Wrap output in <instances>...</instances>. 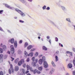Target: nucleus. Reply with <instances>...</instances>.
I'll return each mask as SVG.
<instances>
[{
  "mask_svg": "<svg viewBox=\"0 0 75 75\" xmlns=\"http://www.w3.org/2000/svg\"><path fill=\"white\" fill-rule=\"evenodd\" d=\"M10 48H11V52L12 54H13L14 52H15L14 48V46L11 45V46Z\"/></svg>",
  "mask_w": 75,
  "mask_h": 75,
  "instance_id": "nucleus-1",
  "label": "nucleus"
},
{
  "mask_svg": "<svg viewBox=\"0 0 75 75\" xmlns=\"http://www.w3.org/2000/svg\"><path fill=\"white\" fill-rule=\"evenodd\" d=\"M43 65L44 67L45 68H47L48 67V64L47 63V62H44Z\"/></svg>",
  "mask_w": 75,
  "mask_h": 75,
  "instance_id": "nucleus-2",
  "label": "nucleus"
},
{
  "mask_svg": "<svg viewBox=\"0 0 75 75\" xmlns=\"http://www.w3.org/2000/svg\"><path fill=\"white\" fill-rule=\"evenodd\" d=\"M9 42H11V44H13L14 43V38H12L11 40H9Z\"/></svg>",
  "mask_w": 75,
  "mask_h": 75,
  "instance_id": "nucleus-3",
  "label": "nucleus"
},
{
  "mask_svg": "<svg viewBox=\"0 0 75 75\" xmlns=\"http://www.w3.org/2000/svg\"><path fill=\"white\" fill-rule=\"evenodd\" d=\"M19 69V67L18 66H16L15 67L14 70L15 71H18Z\"/></svg>",
  "mask_w": 75,
  "mask_h": 75,
  "instance_id": "nucleus-4",
  "label": "nucleus"
},
{
  "mask_svg": "<svg viewBox=\"0 0 75 75\" xmlns=\"http://www.w3.org/2000/svg\"><path fill=\"white\" fill-rule=\"evenodd\" d=\"M68 68H72V65L71 64L69 63L67 65Z\"/></svg>",
  "mask_w": 75,
  "mask_h": 75,
  "instance_id": "nucleus-5",
  "label": "nucleus"
},
{
  "mask_svg": "<svg viewBox=\"0 0 75 75\" xmlns=\"http://www.w3.org/2000/svg\"><path fill=\"white\" fill-rule=\"evenodd\" d=\"M20 71H22L24 75L25 74V69H20Z\"/></svg>",
  "mask_w": 75,
  "mask_h": 75,
  "instance_id": "nucleus-6",
  "label": "nucleus"
},
{
  "mask_svg": "<svg viewBox=\"0 0 75 75\" xmlns=\"http://www.w3.org/2000/svg\"><path fill=\"white\" fill-rule=\"evenodd\" d=\"M14 46L15 48H16L17 47V41H15V42H14Z\"/></svg>",
  "mask_w": 75,
  "mask_h": 75,
  "instance_id": "nucleus-7",
  "label": "nucleus"
},
{
  "mask_svg": "<svg viewBox=\"0 0 75 75\" xmlns=\"http://www.w3.org/2000/svg\"><path fill=\"white\" fill-rule=\"evenodd\" d=\"M66 54H69L71 55V56H72V53L71 52H70L69 51H67L66 52Z\"/></svg>",
  "mask_w": 75,
  "mask_h": 75,
  "instance_id": "nucleus-8",
  "label": "nucleus"
},
{
  "mask_svg": "<svg viewBox=\"0 0 75 75\" xmlns=\"http://www.w3.org/2000/svg\"><path fill=\"white\" fill-rule=\"evenodd\" d=\"M36 64L34 62H33L31 63V65L32 66L35 67L36 66Z\"/></svg>",
  "mask_w": 75,
  "mask_h": 75,
  "instance_id": "nucleus-9",
  "label": "nucleus"
},
{
  "mask_svg": "<svg viewBox=\"0 0 75 75\" xmlns=\"http://www.w3.org/2000/svg\"><path fill=\"white\" fill-rule=\"evenodd\" d=\"M39 63L40 65H41L42 64V60L41 59H40L39 61Z\"/></svg>",
  "mask_w": 75,
  "mask_h": 75,
  "instance_id": "nucleus-10",
  "label": "nucleus"
},
{
  "mask_svg": "<svg viewBox=\"0 0 75 75\" xmlns=\"http://www.w3.org/2000/svg\"><path fill=\"white\" fill-rule=\"evenodd\" d=\"M28 56H30L31 57L33 56V53L31 52L29 53V54L28 55Z\"/></svg>",
  "mask_w": 75,
  "mask_h": 75,
  "instance_id": "nucleus-11",
  "label": "nucleus"
},
{
  "mask_svg": "<svg viewBox=\"0 0 75 75\" xmlns=\"http://www.w3.org/2000/svg\"><path fill=\"white\" fill-rule=\"evenodd\" d=\"M32 48L33 46L31 45H29L27 47L28 50H30V49H31V48Z\"/></svg>",
  "mask_w": 75,
  "mask_h": 75,
  "instance_id": "nucleus-12",
  "label": "nucleus"
},
{
  "mask_svg": "<svg viewBox=\"0 0 75 75\" xmlns=\"http://www.w3.org/2000/svg\"><path fill=\"white\" fill-rule=\"evenodd\" d=\"M6 48V46L5 45H4L2 46V48L4 50H6L7 49Z\"/></svg>",
  "mask_w": 75,
  "mask_h": 75,
  "instance_id": "nucleus-13",
  "label": "nucleus"
},
{
  "mask_svg": "<svg viewBox=\"0 0 75 75\" xmlns=\"http://www.w3.org/2000/svg\"><path fill=\"white\" fill-rule=\"evenodd\" d=\"M42 50H43L47 51V48L45 46H43L42 47Z\"/></svg>",
  "mask_w": 75,
  "mask_h": 75,
  "instance_id": "nucleus-14",
  "label": "nucleus"
},
{
  "mask_svg": "<svg viewBox=\"0 0 75 75\" xmlns=\"http://www.w3.org/2000/svg\"><path fill=\"white\" fill-rule=\"evenodd\" d=\"M15 11H16L18 12V13H19V12H20V13H21L22 12V11L21 10H18V8L15 9Z\"/></svg>",
  "mask_w": 75,
  "mask_h": 75,
  "instance_id": "nucleus-15",
  "label": "nucleus"
},
{
  "mask_svg": "<svg viewBox=\"0 0 75 75\" xmlns=\"http://www.w3.org/2000/svg\"><path fill=\"white\" fill-rule=\"evenodd\" d=\"M28 45V43L26 42L25 43L24 47L25 48V47H27Z\"/></svg>",
  "mask_w": 75,
  "mask_h": 75,
  "instance_id": "nucleus-16",
  "label": "nucleus"
},
{
  "mask_svg": "<svg viewBox=\"0 0 75 75\" xmlns=\"http://www.w3.org/2000/svg\"><path fill=\"white\" fill-rule=\"evenodd\" d=\"M22 62L20 61H19L18 63V66H21L22 64Z\"/></svg>",
  "mask_w": 75,
  "mask_h": 75,
  "instance_id": "nucleus-17",
  "label": "nucleus"
},
{
  "mask_svg": "<svg viewBox=\"0 0 75 75\" xmlns=\"http://www.w3.org/2000/svg\"><path fill=\"white\" fill-rule=\"evenodd\" d=\"M26 68L28 70H29L31 68V67L29 66L28 64H27L26 65Z\"/></svg>",
  "mask_w": 75,
  "mask_h": 75,
  "instance_id": "nucleus-18",
  "label": "nucleus"
},
{
  "mask_svg": "<svg viewBox=\"0 0 75 75\" xmlns=\"http://www.w3.org/2000/svg\"><path fill=\"white\" fill-rule=\"evenodd\" d=\"M19 61V59L17 58V59H16L15 60V63H17L18 62V61Z\"/></svg>",
  "mask_w": 75,
  "mask_h": 75,
  "instance_id": "nucleus-19",
  "label": "nucleus"
},
{
  "mask_svg": "<svg viewBox=\"0 0 75 75\" xmlns=\"http://www.w3.org/2000/svg\"><path fill=\"white\" fill-rule=\"evenodd\" d=\"M3 52V50L1 48H0V53L2 54Z\"/></svg>",
  "mask_w": 75,
  "mask_h": 75,
  "instance_id": "nucleus-20",
  "label": "nucleus"
},
{
  "mask_svg": "<svg viewBox=\"0 0 75 75\" xmlns=\"http://www.w3.org/2000/svg\"><path fill=\"white\" fill-rule=\"evenodd\" d=\"M55 58L56 61H58V56H55Z\"/></svg>",
  "mask_w": 75,
  "mask_h": 75,
  "instance_id": "nucleus-21",
  "label": "nucleus"
},
{
  "mask_svg": "<svg viewBox=\"0 0 75 75\" xmlns=\"http://www.w3.org/2000/svg\"><path fill=\"white\" fill-rule=\"evenodd\" d=\"M37 69H35V70H33V71L34 74H35L36 73V72H37Z\"/></svg>",
  "mask_w": 75,
  "mask_h": 75,
  "instance_id": "nucleus-22",
  "label": "nucleus"
},
{
  "mask_svg": "<svg viewBox=\"0 0 75 75\" xmlns=\"http://www.w3.org/2000/svg\"><path fill=\"white\" fill-rule=\"evenodd\" d=\"M8 72L9 74H11V70L10 69H9Z\"/></svg>",
  "mask_w": 75,
  "mask_h": 75,
  "instance_id": "nucleus-23",
  "label": "nucleus"
},
{
  "mask_svg": "<svg viewBox=\"0 0 75 75\" xmlns=\"http://www.w3.org/2000/svg\"><path fill=\"white\" fill-rule=\"evenodd\" d=\"M52 64L53 67H55V66H56V65L55 64V63H54V62H53V61H52Z\"/></svg>",
  "mask_w": 75,
  "mask_h": 75,
  "instance_id": "nucleus-24",
  "label": "nucleus"
},
{
  "mask_svg": "<svg viewBox=\"0 0 75 75\" xmlns=\"http://www.w3.org/2000/svg\"><path fill=\"white\" fill-rule=\"evenodd\" d=\"M23 3H25V0H19Z\"/></svg>",
  "mask_w": 75,
  "mask_h": 75,
  "instance_id": "nucleus-25",
  "label": "nucleus"
},
{
  "mask_svg": "<svg viewBox=\"0 0 75 75\" xmlns=\"http://www.w3.org/2000/svg\"><path fill=\"white\" fill-rule=\"evenodd\" d=\"M20 14L23 17H24V16H25V14L24 13H20Z\"/></svg>",
  "mask_w": 75,
  "mask_h": 75,
  "instance_id": "nucleus-26",
  "label": "nucleus"
},
{
  "mask_svg": "<svg viewBox=\"0 0 75 75\" xmlns=\"http://www.w3.org/2000/svg\"><path fill=\"white\" fill-rule=\"evenodd\" d=\"M35 58L34 57H33L32 58V60L33 62H34V61L35 59Z\"/></svg>",
  "mask_w": 75,
  "mask_h": 75,
  "instance_id": "nucleus-27",
  "label": "nucleus"
},
{
  "mask_svg": "<svg viewBox=\"0 0 75 75\" xmlns=\"http://www.w3.org/2000/svg\"><path fill=\"white\" fill-rule=\"evenodd\" d=\"M24 54H25L26 56H27V55L28 56V53L26 51H25L24 52Z\"/></svg>",
  "mask_w": 75,
  "mask_h": 75,
  "instance_id": "nucleus-28",
  "label": "nucleus"
},
{
  "mask_svg": "<svg viewBox=\"0 0 75 75\" xmlns=\"http://www.w3.org/2000/svg\"><path fill=\"white\" fill-rule=\"evenodd\" d=\"M20 61L22 63H24V59H23L21 61Z\"/></svg>",
  "mask_w": 75,
  "mask_h": 75,
  "instance_id": "nucleus-29",
  "label": "nucleus"
},
{
  "mask_svg": "<svg viewBox=\"0 0 75 75\" xmlns=\"http://www.w3.org/2000/svg\"><path fill=\"white\" fill-rule=\"evenodd\" d=\"M38 69L40 71H41L42 69V67L41 66L40 67H39Z\"/></svg>",
  "mask_w": 75,
  "mask_h": 75,
  "instance_id": "nucleus-30",
  "label": "nucleus"
},
{
  "mask_svg": "<svg viewBox=\"0 0 75 75\" xmlns=\"http://www.w3.org/2000/svg\"><path fill=\"white\" fill-rule=\"evenodd\" d=\"M34 61V62L37 64V63L38 62V59H36Z\"/></svg>",
  "mask_w": 75,
  "mask_h": 75,
  "instance_id": "nucleus-31",
  "label": "nucleus"
},
{
  "mask_svg": "<svg viewBox=\"0 0 75 75\" xmlns=\"http://www.w3.org/2000/svg\"><path fill=\"white\" fill-rule=\"evenodd\" d=\"M42 60L44 61H45V57L43 56L42 57Z\"/></svg>",
  "mask_w": 75,
  "mask_h": 75,
  "instance_id": "nucleus-32",
  "label": "nucleus"
},
{
  "mask_svg": "<svg viewBox=\"0 0 75 75\" xmlns=\"http://www.w3.org/2000/svg\"><path fill=\"white\" fill-rule=\"evenodd\" d=\"M3 54H0V58H3L4 57Z\"/></svg>",
  "mask_w": 75,
  "mask_h": 75,
  "instance_id": "nucleus-33",
  "label": "nucleus"
},
{
  "mask_svg": "<svg viewBox=\"0 0 75 75\" xmlns=\"http://www.w3.org/2000/svg\"><path fill=\"white\" fill-rule=\"evenodd\" d=\"M10 68L11 69H13V65L12 64H11L10 65Z\"/></svg>",
  "mask_w": 75,
  "mask_h": 75,
  "instance_id": "nucleus-34",
  "label": "nucleus"
},
{
  "mask_svg": "<svg viewBox=\"0 0 75 75\" xmlns=\"http://www.w3.org/2000/svg\"><path fill=\"white\" fill-rule=\"evenodd\" d=\"M3 58H0V62H3Z\"/></svg>",
  "mask_w": 75,
  "mask_h": 75,
  "instance_id": "nucleus-35",
  "label": "nucleus"
},
{
  "mask_svg": "<svg viewBox=\"0 0 75 75\" xmlns=\"http://www.w3.org/2000/svg\"><path fill=\"white\" fill-rule=\"evenodd\" d=\"M0 75H4L3 71H0Z\"/></svg>",
  "mask_w": 75,
  "mask_h": 75,
  "instance_id": "nucleus-36",
  "label": "nucleus"
},
{
  "mask_svg": "<svg viewBox=\"0 0 75 75\" xmlns=\"http://www.w3.org/2000/svg\"><path fill=\"white\" fill-rule=\"evenodd\" d=\"M30 58H28L26 60V62H29L30 61Z\"/></svg>",
  "mask_w": 75,
  "mask_h": 75,
  "instance_id": "nucleus-37",
  "label": "nucleus"
},
{
  "mask_svg": "<svg viewBox=\"0 0 75 75\" xmlns=\"http://www.w3.org/2000/svg\"><path fill=\"white\" fill-rule=\"evenodd\" d=\"M35 57H37L38 55V53L36 52L35 54Z\"/></svg>",
  "mask_w": 75,
  "mask_h": 75,
  "instance_id": "nucleus-38",
  "label": "nucleus"
},
{
  "mask_svg": "<svg viewBox=\"0 0 75 75\" xmlns=\"http://www.w3.org/2000/svg\"><path fill=\"white\" fill-rule=\"evenodd\" d=\"M11 71L12 74H14V69H11Z\"/></svg>",
  "mask_w": 75,
  "mask_h": 75,
  "instance_id": "nucleus-39",
  "label": "nucleus"
},
{
  "mask_svg": "<svg viewBox=\"0 0 75 75\" xmlns=\"http://www.w3.org/2000/svg\"><path fill=\"white\" fill-rule=\"evenodd\" d=\"M52 72H53V71L51 70L50 72L49 73L50 74V75H51L52 74Z\"/></svg>",
  "mask_w": 75,
  "mask_h": 75,
  "instance_id": "nucleus-40",
  "label": "nucleus"
},
{
  "mask_svg": "<svg viewBox=\"0 0 75 75\" xmlns=\"http://www.w3.org/2000/svg\"><path fill=\"white\" fill-rule=\"evenodd\" d=\"M35 49H32L30 50V51L31 52H32L33 51H35Z\"/></svg>",
  "mask_w": 75,
  "mask_h": 75,
  "instance_id": "nucleus-41",
  "label": "nucleus"
},
{
  "mask_svg": "<svg viewBox=\"0 0 75 75\" xmlns=\"http://www.w3.org/2000/svg\"><path fill=\"white\" fill-rule=\"evenodd\" d=\"M37 73L38 74H41V72L38 70L37 71Z\"/></svg>",
  "mask_w": 75,
  "mask_h": 75,
  "instance_id": "nucleus-42",
  "label": "nucleus"
},
{
  "mask_svg": "<svg viewBox=\"0 0 75 75\" xmlns=\"http://www.w3.org/2000/svg\"><path fill=\"white\" fill-rule=\"evenodd\" d=\"M66 20L67 21H69V22H70V19L69 18H67Z\"/></svg>",
  "mask_w": 75,
  "mask_h": 75,
  "instance_id": "nucleus-43",
  "label": "nucleus"
},
{
  "mask_svg": "<svg viewBox=\"0 0 75 75\" xmlns=\"http://www.w3.org/2000/svg\"><path fill=\"white\" fill-rule=\"evenodd\" d=\"M8 8H10V9H12V10H13V7H11L10 6H9L8 7Z\"/></svg>",
  "mask_w": 75,
  "mask_h": 75,
  "instance_id": "nucleus-44",
  "label": "nucleus"
},
{
  "mask_svg": "<svg viewBox=\"0 0 75 75\" xmlns=\"http://www.w3.org/2000/svg\"><path fill=\"white\" fill-rule=\"evenodd\" d=\"M46 8V6H44L42 7V8H43V10H45V9Z\"/></svg>",
  "mask_w": 75,
  "mask_h": 75,
  "instance_id": "nucleus-45",
  "label": "nucleus"
},
{
  "mask_svg": "<svg viewBox=\"0 0 75 75\" xmlns=\"http://www.w3.org/2000/svg\"><path fill=\"white\" fill-rule=\"evenodd\" d=\"M23 67H24V68H25L26 67V64H24L23 65Z\"/></svg>",
  "mask_w": 75,
  "mask_h": 75,
  "instance_id": "nucleus-46",
  "label": "nucleus"
},
{
  "mask_svg": "<svg viewBox=\"0 0 75 75\" xmlns=\"http://www.w3.org/2000/svg\"><path fill=\"white\" fill-rule=\"evenodd\" d=\"M55 40L56 41H58V39L57 38H55Z\"/></svg>",
  "mask_w": 75,
  "mask_h": 75,
  "instance_id": "nucleus-47",
  "label": "nucleus"
},
{
  "mask_svg": "<svg viewBox=\"0 0 75 75\" xmlns=\"http://www.w3.org/2000/svg\"><path fill=\"white\" fill-rule=\"evenodd\" d=\"M11 58L12 59L11 61H13L14 60V59L13 58V57H11Z\"/></svg>",
  "mask_w": 75,
  "mask_h": 75,
  "instance_id": "nucleus-48",
  "label": "nucleus"
},
{
  "mask_svg": "<svg viewBox=\"0 0 75 75\" xmlns=\"http://www.w3.org/2000/svg\"><path fill=\"white\" fill-rule=\"evenodd\" d=\"M46 10H48L50 9V8L49 7H48L46 8Z\"/></svg>",
  "mask_w": 75,
  "mask_h": 75,
  "instance_id": "nucleus-49",
  "label": "nucleus"
},
{
  "mask_svg": "<svg viewBox=\"0 0 75 75\" xmlns=\"http://www.w3.org/2000/svg\"><path fill=\"white\" fill-rule=\"evenodd\" d=\"M22 42H23V40H20L19 42V44H21Z\"/></svg>",
  "mask_w": 75,
  "mask_h": 75,
  "instance_id": "nucleus-50",
  "label": "nucleus"
},
{
  "mask_svg": "<svg viewBox=\"0 0 75 75\" xmlns=\"http://www.w3.org/2000/svg\"><path fill=\"white\" fill-rule=\"evenodd\" d=\"M29 70H30L31 72H33V70L32 69V68H31V67H30V68L29 69Z\"/></svg>",
  "mask_w": 75,
  "mask_h": 75,
  "instance_id": "nucleus-51",
  "label": "nucleus"
},
{
  "mask_svg": "<svg viewBox=\"0 0 75 75\" xmlns=\"http://www.w3.org/2000/svg\"><path fill=\"white\" fill-rule=\"evenodd\" d=\"M5 6H6V7H7L8 8L9 6H8V4H5Z\"/></svg>",
  "mask_w": 75,
  "mask_h": 75,
  "instance_id": "nucleus-52",
  "label": "nucleus"
},
{
  "mask_svg": "<svg viewBox=\"0 0 75 75\" xmlns=\"http://www.w3.org/2000/svg\"><path fill=\"white\" fill-rule=\"evenodd\" d=\"M3 12V10H1L0 11V14H2V13Z\"/></svg>",
  "mask_w": 75,
  "mask_h": 75,
  "instance_id": "nucleus-53",
  "label": "nucleus"
},
{
  "mask_svg": "<svg viewBox=\"0 0 75 75\" xmlns=\"http://www.w3.org/2000/svg\"><path fill=\"white\" fill-rule=\"evenodd\" d=\"M20 22V23H24V21H21V20H20L19 21Z\"/></svg>",
  "mask_w": 75,
  "mask_h": 75,
  "instance_id": "nucleus-54",
  "label": "nucleus"
},
{
  "mask_svg": "<svg viewBox=\"0 0 75 75\" xmlns=\"http://www.w3.org/2000/svg\"><path fill=\"white\" fill-rule=\"evenodd\" d=\"M73 75H75V71H73Z\"/></svg>",
  "mask_w": 75,
  "mask_h": 75,
  "instance_id": "nucleus-55",
  "label": "nucleus"
},
{
  "mask_svg": "<svg viewBox=\"0 0 75 75\" xmlns=\"http://www.w3.org/2000/svg\"><path fill=\"white\" fill-rule=\"evenodd\" d=\"M7 53L9 54H10V52L9 51H8L7 52Z\"/></svg>",
  "mask_w": 75,
  "mask_h": 75,
  "instance_id": "nucleus-56",
  "label": "nucleus"
},
{
  "mask_svg": "<svg viewBox=\"0 0 75 75\" xmlns=\"http://www.w3.org/2000/svg\"><path fill=\"white\" fill-rule=\"evenodd\" d=\"M29 72V71L27 70L26 72H25V74H27V73H28Z\"/></svg>",
  "mask_w": 75,
  "mask_h": 75,
  "instance_id": "nucleus-57",
  "label": "nucleus"
},
{
  "mask_svg": "<svg viewBox=\"0 0 75 75\" xmlns=\"http://www.w3.org/2000/svg\"><path fill=\"white\" fill-rule=\"evenodd\" d=\"M0 30L1 31H3V29H2V28L0 27Z\"/></svg>",
  "mask_w": 75,
  "mask_h": 75,
  "instance_id": "nucleus-58",
  "label": "nucleus"
},
{
  "mask_svg": "<svg viewBox=\"0 0 75 75\" xmlns=\"http://www.w3.org/2000/svg\"><path fill=\"white\" fill-rule=\"evenodd\" d=\"M56 54H58V53H59V51H56Z\"/></svg>",
  "mask_w": 75,
  "mask_h": 75,
  "instance_id": "nucleus-59",
  "label": "nucleus"
},
{
  "mask_svg": "<svg viewBox=\"0 0 75 75\" xmlns=\"http://www.w3.org/2000/svg\"><path fill=\"white\" fill-rule=\"evenodd\" d=\"M7 57L6 56H5L4 57V59H6V58H7Z\"/></svg>",
  "mask_w": 75,
  "mask_h": 75,
  "instance_id": "nucleus-60",
  "label": "nucleus"
},
{
  "mask_svg": "<svg viewBox=\"0 0 75 75\" xmlns=\"http://www.w3.org/2000/svg\"><path fill=\"white\" fill-rule=\"evenodd\" d=\"M27 75H31L30 73H28L27 74Z\"/></svg>",
  "mask_w": 75,
  "mask_h": 75,
  "instance_id": "nucleus-61",
  "label": "nucleus"
},
{
  "mask_svg": "<svg viewBox=\"0 0 75 75\" xmlns=\"http://www.w3.org/2000/svg\"><path fill=\"white\" fill-rule=\"evenodd\" d=\"M47 38L48 39H49V38H50V36H47Z\"/></svg>",
  "mask_w": 75,
  "mask_h": 75,
  "instance_id": "nucleus-62",
  "label": "nucleus"
},
{
  "mask_svg": "<svg viewBox=\"0 0 75 75\" xmlns=\"http://www.w3.org/2000/svg\"><path fill=\"white\" fill-rule=\"evenodd\" d=\"M59 46H61V44L60 43H59Z\"/></svg>",
  "mask_w": 75,
  "mask_h": 75,
  "instance_id": "nucleus-63",
  "label": "nucleus"
},
{
  "mask_svg": "<svg viewBox=\"0 0 75 75\" xmlns=\"http://www.w3.org/2000/svg\"><path fill=\"white\" fill-rule=\"evenodd\" d=\"M49 42L50 44H51V40H49Z\"/></svg>",
  "mask_w": 75,
  "mask_h": 75,
  "instance_id": "nucleus-64",
  "label": "nucleus"
}]
</instances>
